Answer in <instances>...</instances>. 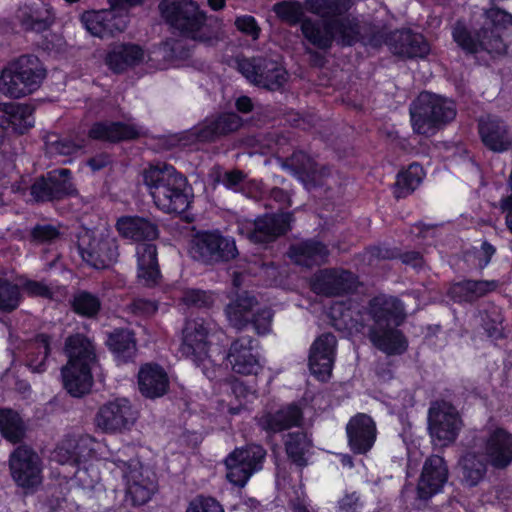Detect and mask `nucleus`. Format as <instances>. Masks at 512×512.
Returning a JSON list of instances; mask_svg holds the SVG:
<instances>
[{"label": "nucleus", "instance_id": "nucleus-1", "mask_svg": "<svg viewBox=\"0 0 512 512\" xmlns=\"http://www.w3.org/2000/svg\"><path fill=\"white\" fill-rule=\"evenodd\" d=\"M368 313L373 320L368 338L380 351L388 355L402 354L407 341L398 327L405 319L404 306L395 297L380 295L369 301Z\"/></svg>", "mask_w": 512, "mask_h": 512}, {"label": "nucleus", "instance_id": "nucleus-2", "mask_svg": "<svg viewBox=\"0 0 512 512\" xmlns=\"http://www.w3.org/2000/svg\"><path fill=\"white\" fill-rule=\"evenodd\" d=\"M162 18L194 41L211 44L218 39L221 21L207 17L192 0H162L158 6Z\"/></svg>", "mask_w": 512, "mask_h": 512}, {"label": "nucleus", "instance_id": "nucleus-3", "mask_svg": "<svg viewBox=\"0 0 512 512\" xmlns=\"http://www.w3.org/2000/svg\"><path fill=\"white\" fill-rule=\"evenodd\" d=\"M143 181L155 205L166 213H183L191 203L187 180L166 163L150 165L143 171Z\"/></svg>", "mask_w": 512, "mask_h": 512}, {"label": "nucleus", "instance_id": "nucleus-4", "mask_svg": "<svg viewBox=\"0 0 512 512\" xmlns=\"http://www.w3.org/2000/svg\"><path fill=\"white\" fill-rule=\"evenodd\" d=\"M512 26V15L498 8L486 10L479 30L473 35L460 21L452 29L454 41L464 51L475 54L486 51L489 54H504L507 50L502 32Z\"/></svg>", "mask_w": 512, "mask_h": 512}, {"label": "nucleus", "instance_id": "nucleus-5", "mask_svg": "<svg viewBox=\"0 0 512 512\" xmlns=\"http://www.w3.org/2000/svg\"><path fill=\"white\" fill-rule=\"evenodd\" d=\"M413 131L426 137L456 117V106L452 100L430 92H422L410 108Z\"/></svg>", "mask_w": 512, "mask_h": 512}, {"label": "nucleus", "instance_id": "nucleus-6", "mask_svg": "<svg viewBox=\"0 0 512 512\" xmlns=\"http://www.w3.org/2000/svg\"><path fill=\"white\" fill-rule=\"evenodd\" d=\"M304 37L315 47L327 50L334 41L341 46H351L361 39V26L355 18L312 20L301 23Z\"/></svg>", "mask_w": 512, "mask_h": 512}, {"label": "nucleus", "instance_id": "nucleus-7", "mask_svg": "<svg viewBox=\"0 0 512 512\" xmlns=\"http://www.w3.org/2000/svg\"><path fill=\"white\" fill-rule=\"evenodd\" d=\"M45 77V70L34 55H23L9 63L0 75V92L21 98L34 92Z\"/></svg>", "mask_w": 512, "mask_h": 512}, {"label": "nucleus", "instance_id": "nucleus-8", "mask_svg": "<svg viewBox=\"0 0 512 512\" xmlns=\"http://www.w3.org/2000/svg\"><path fill=\"white\" fill-rule=\"evenodd\" d=\"M115 466L112 472L118 470L126 485V497L133 505H143L147 503L157 490V481L155 473L143 467L137 459L128 461L115 457L109 461Z\"/></svg>", "mask_w": 512, "mask_h": 512}, {"label": "nucleus", "instance_id": "nucleus-9", "mask_svg": "<svg viewBox=\"0 0 512 512\" xmlns=\"http://www.w3.org/2000/svg\"><path fill=\"white\" fill-rule=\"evenodd\" d=\"M77 246L82 259L97 269L109 267L119 257L117 239L108 230L83 231Z\"/></svg>", "mask_w": 512, "mask_h": 512}, {"label": "nucleus", "instance_id": "nucleus-10", "mask_svg": "<svg viewBox=\"0 0 512 512\" xmlns=\"http://www.w3.org/2000/svg\"><path fill=\"white\" fill-rule=\"evenodd\" d=\"M142 0H108L109 9L86 12L82 22L93 36L104 38L122 32L127 26V13Z\"/></svg>", "mask_w": 512, "mask_h": 512}, {"label": "nucleus", "instance_id": "nucleus-11", "mask_svg": "<svg viewBox=\"0 0 512 512\" xmlns=\"http://www.w3.org/2000/svg\"><path fill=\"white\" fill-rule=\"evenodd\" d=\"M191 257L206 265L228 262L238 255L234 239L219 232H200L190 241Z\"/></svg>", "mask_w": 512, "mask_h": 512}, {"label": "nucleus", "instance_id": "nucleus-12", "mask_svg": "<svg viewBox=\"0 0 512 512\" xmlns=\"http://www.w3.org/2000/svg\"><path fill=\"white\" fill-rule=\"evenodd\" d=\"M239 71L252 84L268 91H280L289 79L283 65L270 57H253L239 62Z\"/></svg>", "mask_w": 512, "mask_h": 512}, {"label": "nucleus", "instance_id": "nucleus-13", "mask_svg": "<svg viewBox=\"0 0 512 512\" xmlns=\"http://www.w3.org/2000/svg\"><path fill=\"white\" fill-rule=\"evenodd\" d=\"M265 456L266 451L260 445L236 448L225 459L227 479L236 486H245L249 478L262 469Z\"/></svg>", "mask_w": 512, "mask_h": 512}, {"label": "nucleus", "instance_id": "nucleus-14", "mask_svg": "<svg viewBox=\"0 0 512 512\" xmlns=\"http://www.w3.org/2000/svg\"><path fill=\"white\" fill-rule=\"evenodd\" d=\"M75 194L77 190L71 181L69 169L52 170L37 177L30 187V195L37 203L61 200Z\"/></svg>", "mask_w": 512, "mask_h": 512}, {"label": "nucleus", "instance_id": "nucleus-15", "mask_svg": "<svg viewBox=\"0 0 512 512\" xmlns=\"http://www.w3.org/2000/svg\"><path fill=\"white\" fill-rule=\"evenodd\" d=\"M428 422L433 442L441 447L453 443L462 426L458 411L445 402L429 409Z\"/></svg>", "mask_w": 512, "mask_h": 512}, {"label": "nucleus", "instance_id": "nucleus-16", "mask_svg": "<svg viewBox=\"0 0 512 512\" xmlns=\"http://www.w3.org/2000/svg\"><path fill=\"white\" fill-rule=\"evenodd\" d=\"M474 445L483 448L487 461L497 469L512 463V434L503 428H487L474 439Z\"/></svg>", "mask_w": 512, "mask_h": 512}, {"label": "nucleus", "instance_id": "nucleus-17", "mask_svg": "<svg viewBox=\"0 0 512 512\" xmlns=\"http://www.w3.org/2000/svg\"><path fill=\"white\" fill-rule=\"evenodd\" d=\"M137 419V412L126 398H117L102 405L96 416L95 423L106 433H117L129 430Z\"/></svg>", "mask_w": 512, "mask_h": 512}, {"label": "nucleus", "instance_id": "nucleus-18", "mask_svg": "<svg viewBox=\"0 0 512 512\" xmlns=\"http://www.w3.org/2000/svg\"><path fill=\"white\" fill-rule=\"evenodd\" d=\"M9 465L13 480L18 486L31 488L41 483V461L29 447H17L10 456Z\"/></svg>", "mask_w": 512, "mask_h": 512}, {"label": "nucleus", "instance_id": "nucleus-19", "mask_svg": "<svg viewBox=\"0 0 512 512\" xmlns=\"http://www.w3.org/2000/svg\"><path fill=\"white\" fill-rule=\"evenodd\" d=\"M283 167L290 170L308 191L324 186L331 175L328 167L320 166L302 151L295 152L287 158Z\"/></svg>", "mask_w": 512, "mask_h": 512}, {"label": "nucleus", "instance_id": "nucleus-20", "mask_svg": "<svg viewBox=\"0 0 512 512\" xmlns=\"http://www.w3.org/2000/svg\"><path fill=\"white\" fill-rule=\"evenodd\" d=\"M209 327L202 318L189 319L183 329L181 352L194 363L209 362L207 336Z\"/></svg>", "mask_w": 512, "mask_h": 512}, {"label": "nucleus", "instance_id": "nucleus-21", "mask_svg": "<svg viewBox=\"0 0 512 512\" xmlns=\"http://www.w3.org/2000/svg\"><path fill=\"white\" fill-rule=\"evenodd\" d=\"M356 285V277L352 272L340 269H325L315 275L312 289L317 294L337 296L352 292Z\"/></svg>", "mask_w": 512, "mask_h": 512}, {"label": "nucleus", "instance_id": "nucleus-22", "mask_svg": "<svg viewBox=\"0 0 512 512\" xmlns=\"http://www.w3.org/2000/svg\"><path fill=\"white\" fill-rule=\"evenodd\" d=\"M293 220L290 212L259 217L247 230V237L254 243L274 241L290 230Z\"/></svg>", "mask_w": 512, "mask_h": 512}, {"label": "nucleus", "instance_id": "nucleus-23", "mask_svg": "<svg viewBox=\"0 0 512 512\" xmlns=\"http://www.w3.org/2000/svg\"><path fill=\"white\" fill-rule=\"evenodd\" d=\"M448 468L444 459L432 455L426 459L417 485L418 497L423 500L440 492L447 482Z\"/></svg>", "mask_w": 512, "mask_h": 512}, {"label": "nucleus", "instance_id": "nucleus-24", "mask_svg": "<svg viewBox=\"0 0 512 512\" xmlns=\"http://www.w3.org/2000/svg\"><path fill=\"white\" fill-rule=\"evenodd\" d=\"M336 338L331 333L320 335L313 343L309 354V367L319 380H327L332 371Z\"/></svg>", "mask_w": 512, "mask_h": 512}, {"label": "nucleus", "instance_id": "nucleus-25", "mask_svg": "<svg viewBox=\"0 0 512 512\" xmlns=\"http://www.w3.org/2000/svg\"><path fill=\"white\" fill-rule=\"evenodd\" d=\"M349 445L355 453L368 452L376 440V425L366 414H358L350 419L346 427Z\"/></svg>", "mask_w": 512, "mask_h": 512}, {"label": "nucleus", "instance_id": "nucleus-26", "mask_svg": "<svg viewBox=\"0 0 512 512\" xmlns=\"http://www.w3.org/2000/svg\"><path fill=\"white\" fill-rule=\"evenodd\" d=\"M144 49L134 43L111 45L105 56V63L114 73H122L140 65L145 60Z\"/></svg>", "mask_w": 512, "mask_h": 512}, {"label": "nucleus", "instance_id": "nucleus-27", "mask_svg": "<svg viewBox=\"0 0 512 512\" xmlns=\"http://www.w3.org/2000/svg\"><path fill=\"white\" fill-rule=\"evenodd\" d=\"M387 45L392 53L406 58L424 57L429 52V45L423 36L410 30L391 32Z\"/></svg>", "mask_w": 512, "mask_h": 512}, {"label": "nucleus", "instance_id": "nucleus-28", "mask_svg": "<svg viewBox=\"0 0 512 512\" xmlns=\"http://www.w3.org/2000/svg\"><path fill=\"white\" fill-rule=\"evenodd\" d=\"M252 343L251 337L242 336L231 344L227 359L234 372L243 375L257 374L260 364L253 353Z\"/></svg>", "mask_w": 512, "mask_h": 512}, {"label": "nucleus", "instance_id": "nucleus-29", "mask_svg": "<svg viewBox=\"0 0 512 512\" xmlns=\"http://www.w3.org/2000/svg\"><path fill=\"white\" fill-rule=\"evenodd\" d=\"M138 385L146 398L162 397L169 388L168 375L161 366L147 363L138 372Z\"/></svg>", "mask_w": 512, "mask_h": 512}, {"label": "nucleus", "instance_id": "nucleus-30", "mask_svg": "<svg viewBox=\"0 0 512 512\" xmlns=\"http://www.w3.org/2000/svg\"><path fill=\"white\" fill-rule=\"evenodd\" d=\"M479 133L486 147L494 152L512 149V134L500 119L488 118L479 124Z\"/></svg>", "mask_w": 512, "mask_h": 512}, {"label": "nucleus", "instance_id": "nucleus-31", "mask_svg": "<svg viewBox=\"0 0 512 512\" xmlns=\"http://www.w3.org/2000/svg\"><path fill=\"white\" fill-rule=\"evenodd\" d=\"M242 126V119L235 113H223L212 120H207L195 129L194 136L200 142H212L221 136L237 131Z\"/></svg>", "mask_w": 512, "mask_h": 512}, {"label": "nucleus", "instance_id": "nucleus-32", "mask_svg": "<svg viewBox=\"0 0 512 512\" xmlns=\"http://www.w3.org/2000/svg\"><path fill=\"white\" fill-rule=\"evenodd\" d=\"M67 365L95 368L98 364L92 341L82 334L69 336L65 342Z\"/></svg>", "mask_w": 512, "mask_h": 512}, {"label": "nucleus", "instance_id": "nucleus-33", "mask_svg": "<svg viewBox=\"0 0 512 512\" xmlns=\"http://www.w3.org/2000/svg\"><path fill=\"white\" fill-rule=\"evenodd\" d=\"M136 254L139 282L148 287L155 285L160 278L156 246L151 243H141L137 245Z\"/></svg>", "mask_w": 512, "mask_h": 512}, {"label": "nucleus", "instance_id": "nucleus-34", "mask_svg": "<svg viewBox=\"0 0 512 512\" xmlns=\"http://www.w3.org/2000/svg\"><path fill=\"white\" fill-rule=\"evenodd\" d=\"M303 419L302 409L289 404L274 413H266L259 419V425L269 432H280L293 426H299Z\"/></svg>", "mask_w": 512, "mask_h": 512}, {"label": "nucleus", "instance_id": "nucleus-35", "mask_svg": "<svg viewBox=\"0 0 512 512\" xmlns=\"http://www.w3.org/2000/svg\"><path fill=\"white\" fill-rule=\"evenodd\" d=\"M116 228L119 234L134 241L154 240L159 231L156 224L138 216H123L118 219Z\"/></svg>", "mask_w": 512, "mask_h": 512}, {"label": "nucleus", "instance_id": "nucleus-36", "mask_svg": "<svg viewBox=\"0 0 512 512\" xmlns=\"http://www.w3.org/2000/svg\"><path fill=\"white\" fill-rule=\"evenodd\" d=\"M497 288V282L492 280H464L450 285L447 295L454 302H473Z\"/></svg>", "mask_w": 512, "mask_h": 512}, {"label": "nucleus", "instance_id": "nucleus-37", "mask_svg": "<svg viewBox=\"0 0 512 512\" xmlns=\"http://www.w3.org/2000/svg\"><path fill=\"white\" fill-rule=\"evenodd\" d=\"M289 255L296 264L312 267L325 263L329 251L323 243L315 240H307L292 245Z\"/></svg>", "mask_w": 512, "mask_h": 512}, {"label": "nucleus", "instance_id": "nucleus-38", "mask_svg": "<svg viewBox=\"0 0 512 512\" xmlns=\"http://www.w3.org/2000/svg\"><path fill=\"white\" fill-rule=\"evenodd\" d=\"M141 131L134 125L121 122H99L92 126L89 137L102 141H121L138 138Z\"/></svg>", "mask_w": 512, "mask_h": 512}, {"label": "nucleus", "instance_id": "nucleus-39", "mask_svg": "<svg viewBox=\"0 0 512 512\" xmlns=\"http://www.w3.org/2000/svg\"><path fill=\"white\" fill-rule=\"evenodd\" d=\"M94 368L66 365L62 368L63 385L73 397H81L92 387Z\"/></svg>", "mask_w": 512, "mask_h": 512}, {"label": "nucleus", "instance_id": "nucleus-40", "mask_svg": "<svg viewBox=\"0 0 512 512\" xmlns=\"http://www.w3.org/2000/svg\"><path fill=\"white\" fill-rule=\"evenodd\" d=\"M0 112V126H11L22 134L33 125L32 109L28 105L4 103L0 104Z\"/></svg>", "mask_w": 512, "mask_h": 512}, {"label": "nucleus", "instance_id": "nucleus-41", "mask_svg": "<svg viewBox=\"0 0 512 512\" xmlns=\"http://www.w3.org/2000/svg\"><path fill=\"white\" fill-rule=\"evenodd\" d=\"M257 304L253 295L242 292L225 309L228 321L237 330L243 329L249 323L251 313Z\"/></svg>", "mask_w": 512, "mask_h": 512}, {"label": "nucleus", "instance_id": "nucleus-42", "mask_svg": "<svg viewBox=\"0 0 512 512\" xmlns=\"http://www.w3.org/2000/svg\"><path fill=\"white\" fill-rule=\"evenodd\" d=\"M26 364L33 372L41 373L46 369L50 353V337L39 334L26 344Z\"/></svg>", "mask_w": 512, "mask_h": 512}, {"label": "nucleus", "instance_id": "nucleus-43", "mask_svg": "<svg viewBox=\"0 0 512 512\" xmlns=\"http://www.w3.org/2000/svg\"><path fill=\"white\" fill-rule=\"evenodd\" d=\"M107 345L110 350L123 360L131 359L136 353V341L131 331L116 329L109 334Z\"/></svg>", "mask_w": 512, "mask_h": 512}, {"label": "nucleus", "instance_id": "nucleus-44", "mask_svg": "<svg viewBox=\"0 0 512 512\" xmlns=\"http://www.w3.org/2000/svg\"><path fill=\"white\" fill-rule=\"evenodd\" d=\"M312 447V441L304 432H293L287 435L285 449L288 457L298 466L307 465L305 455Z\"/></svg>", "mask_w": 512, "mask_h": 512}, {"label": "nucleus", "instance_id": "nucleus-45", "mask_svg": "<svg viewBox=\"0 0 512 512\" xmlns=\"http://www.w3.org/2000/svg\"><path fill=\"white\" fill-rule=\"evenodd\" d=\"M423 177V168L417 163H412L407 170L398 174L395 183V196L403 198L412 193L420 185Z\"/></svg>", "mask_w": 512, "mask_h": 512}, {"label": "nucleus", "instance_id": "nucleus-46", "mask_svg": "<svg viewBox=\"0 0 512 512\" xmlns=\"http://www.w3.org/2000/svg\"><path fill=\"white\" fill-rule=\"evenodd\" d=\"M0 432L12 443L22 440L25 427L17 412L12 409H0Z\"/></svg>", "mask_w": 512, "mask_h": 512}, {"label": "nucleus", "instance_id": "nucleus-47", "mask_svg": "<svg viewBox=\"0 0 512 512\" xmlns=\"http://www.w3.org/2000/svg\"><path fill=\"white\" fill-rule=\"evenodd\" d=\"M462 481L469 487L479 484L486 474V463L474 452L466 453L461 460Z\"/></svg>", "mask_w": 512, "mask_h": 512}, {"label": "nucleus", "instance_id": "nucleus-48", "mask_svg": "<svg viewBox=\"0 0 512 512\" xmlns=\"http://www.w3.org/2000/svg\"><path fill=\"white\" fill-rule=\"evenodd\" d=\"M481 321L490 338L500 339L503 337V316L499 307L490 305L481 313Z\"/></svg>", "mask_w": 512, "mask_h": 512}, {"label": "nucleus", "instance_id": "nucleus-49", "mask_svg": "<svg viewBox=\"0 0 512 512\" xmlns=\"http://www.w3.org/2000/svg\"><path fill=\"white\" fill-rule=\"evenodd\" d=\"M72 307L79 315L94 317L101 308V302L96 295L87 291H79L73 297Z\"/></svg>", "mask_w": 512, "mask_h": 512}, {"label": "nucleus", "instance_id": "nucleus-50", "mask_svg": "<svg viewBox=\"0 0 512 512\" xmlns=\"http://www.w3.org/2000/svg\"><path fill=\"white\" fill-rule=\"evenodd\" d=\"M21 294L18 285L6 279H0V310L12 312L20 304Z\"/></svg>", "mask_w": 512, "mask_h": 512}, {"label": "nucleus", "instance_id": "nucleus-51", "mask_svg": "<svg viewBox=\"0 0 512 512\" xmlns=\"http://www.w3.org/2000/svg\"><path fill=\"white\" fill-rule=\"evenodd\" d=\"M273 10L280 19L292 25L304 20V7L299 2H280Z\"/></svg>", "mask_w": 512, "mask_h": 512}, {"label": "nucleus", "instance_id": "nucleus-52", "mask_svg": "<svg viewBox=\"0 0 512 512\" xmlns=\"http://www.w3.org/2000/svg\"><path fill=\"white\" fill-rule=\"evenodd\" d=\"M82 146L74 143L68 138H57L55 135L49 136L46 140L47 152L54 155L68 156L78 151Z\"/></svg>", "mask_w": 512, "mask_h": 512}, {"label": "nucleus", "instance_id": "nucleus-53", "mask_svg": "<svg viewBox=\"0 0 512 512\" xmlns=\"http://www.w3.org/2000/svg\"><path fill=\"white\" fill-rule=\"evenodd\" d=\"M182 301L187 306L209 308L214 304V295L199 289H187L183 292Z\"/></svg>", "mask_w": 512, "mask_h": 512}, {"label": "nucleus", "instance_id": "nucleus-54", "mask_svg": "<svg viewBox=\"0 0 512 512\" xmlns=\"http://www.w3.org/2000/svg\"><path fill=\"white\" fill-rule=\"evenodd\" d=\"M78 464L86 461L94 451L95 441L90 436L69 437Z\"/></svg>", "mask_w": 512, "mask_h": 512}, {"label": "nucleus", "instance_id": "nucleus-55", "mask_svg": "<svg viewBox=\"0 0 512 512\" xmlns=\"http://www.w3.org/2000/svg\"><path fill=\"white\" fill-rule=\"evenodd\" d=\"M186 512H224V509L216 499L198 496L189 503Z\"/></svg>", "mask_w": 512, "mask_h": 512}, {"label": "nucleus", "instance_id": "nucleus-56", "mask_svg": "<svg viewBox=\"0 0 512 512\" xmlns=\"http://www.w3.org/2000/svg\"><path fill=\"white\" fill-rule=\"evenodd\" d=\"M158 310V305L155 301L136 298L127 305V311L137 316L148 317L153 315Z\"/></svg>", "mask_w": 512, "mask_h": 512}, {"label": "nucleus", "instance_id": "nucleus-57", "mask_svg": "<svg viewBox=\"0 0 512 512\" xmlns=\"http://www.w3.org/2000/svg\"><path fill=\"white\" fill-rule=\"evenodd\" d=\"M69 437L61 441L53 452V459L60 464H78Z\"/></svg>", "mask_w": 512, "mask_h": 512}, {"label": "nucleus", "instance_id": "nucleus-58", "mask_svg": "<svg viewBox=\"0 0 512 512\" xmlns=\"http://www.w3.org/2000/svg\"><path fill=\"white\" fill-rule=\"evenodd\" d=\"M349 0H327L323 12V20L344 19L341 17L349 9Z\"/></svg>", "mask_w": 512, "mask_h": 512}, {"label": "nucleus", "instance_id": "nucleus-59", "mask_svg": "<svg viewBox=\"0 0 512 512\" xmlns=\"http://www.w3.org/2000/svg\"><path fill=\"white\" fill-rule=\"evenodd\" d=\"M59 234L57 227L50 224L36 225L31 231L33 239L42 243L58 238Z\"/></svg>", "mask_w": 512, "mask_h": 512}, {"label": "nucleus", "instance_id": "nucleus-60", "mask_svg": "<svg viewBox=\"0 0 512 512\" xmlns=\"http://www.w3.org/2000/svg\"><path fill=\"white\" fill-rule=\"evenodd\" d=\"M24 290L31 296L51 299L53 291L49 285L42 281L29 280L23 286Z\"/></svg>", "mask_w": 512, "mask_h": 512}, {"label": "nucleus", "instance_id": "nucleus-61", "mask_svg": "<svg viewBox=\"0 0 512 512\" xmlns=\"http://www.w3.org/2000/svg\"><path fill=\"white\" fill-rule=\"evenodd\" d=\"M162 50L165 56L174 58L187 57L188 53L185 51V45L182 40L179 39H168L162 44Z\"/></svg>", "mask_w": 512, "mask_h": 512}, {"label": "nucleus", "instance_id": "nucleus-62", "mask_svg": "<svg viewBox=\"0 0 512 512\" xmlns=\"http://www.w3.org/2000/svg\"><path fill=\"white\" fill-rule=\"evenodd\" d=\"M235 25L241 32L248 36H251L254 40L259 37L260 27L252 16L238 17L235 21Z\"/></svg>", "mask_w": 512, "mask_h": 512}, {"label": "nucleus", "instance_id": "nucleus-63", "mask_svg": "<svg viewBox=\"0 0 512 512\" xmlns=\"http://www.w3.org/2000/svg\"><path fill=\"white\" fill-rule=\"evenodd\" d=\"M272 314L269 309H263L253 314L252 323L258 334H266L270 330Z\"/></svg>", "mask_w": 512, "mask_h": 512}, {"label": "nucleus", "instance_id": "nucleus-64", "mask_svg": "<svg viewBox=\"0 0 512 512\" xmlns=\"http://www.w3.org/2000/svg\"><path fill=\"white\" fill-rule=\"evenodd\" d=\"M245 178L246 175L242 171L232 170L223 175L221 182L226 188L237 190L244 182Z\"/></svg>", "mask_w": 512, "mask_h": 512}]
</instances>
